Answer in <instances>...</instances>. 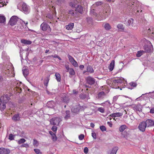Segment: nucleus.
<instances>
[{
	"instance_id": "7",
	"label": "nucleus",
	"mask_w": 154,
	"mask_h": 154,
	"mask_svg": "<svg viewBox=\"0 0 154 154\" xmlns=\"http://www.w3.org/2000/svg\"><path fill=\"white\" fill-rule=\"evenodd\" d=\"M17 17L16 16H14L12 17L8 23V24L13 26L17 23Z\"/></svg>"
},
{
	"instance_id": "3",
	"label": "nucleus",
	"mask_w": 154,
	"mask_h": 154,
	"mask_svg": "<svg viewBox=\"0 0 154 154\" xmlns=\"http://www.w3.org/2000/svg\"><path fill=\"white\" fill-rule=\"evenodd\" d=\"M40 27L42 30L43 31H47L48 32H50L51 31V29L50 26L46 23H43L41 25Z\"/></svg>"
},
{
	"instance_id": "4",
	"label": "nucleus",
	"mask_w": 154,
	"mask_h": 154,
	"mask_svg": "<svg viewBox=\"0 0 154 154\" xmlns=\"http://www.w3.org/2000/svg\"><path fill=\"white\" fill-rule=\"evenodd\" d=\"M147 45H145L144 46V49L146 52H151L152 51V46L149 41L147 42Z\"/></svg>"
},
{
	"instance_id": "23",
	"label": "nucleus",
	"mask_w": 154,
	"mask_h": 154,
	"mask_svg": "<svg viewBox=\"0 0 154 154\" xmlns=\"http://www.w3.org/2000/svg\"><path fill=\"white\" fill-rule=\"evenodd\" d=\"M55 76H56V79L57 82H60L61 78L60 74L58 72H57L55 73Z\"/></svg>"
},
{
	"instance_id": "39",
	"label": "nucleus",
	"mask_w": 154,
	"mask_h": 154,
	"mask_svg": "<svg viewBox=\"0 0 154 154\" xmlns=\"http://www.w3.org/2000/svg\"><path fill=\"white\" fill-rule=\"evenodd\" d=\"M68 57L69 60L71 63L74 61L75 60L74 58L72 56L69 54H68Z\"/></svg>"
},
{
	"instance_id": "40",
	"label": "nucleus",
	"mask_w": 154,
	"mask_h": 154,
	"mask_svg": "<svg viewBox=\"0 0 154 154\" xmlns=\"http://www.w3.org/2000/svg\"><path fill=\"white\" fill-rule=\"evenodd\" d=\"M129 84L131 87H136L137 85V83L134 82H131L129 83Z\"/></svg>"
},
{
	"instance_id": "14",
	"label": "nucleus",
	"mask_w": 154,
	"mask_h": 154,
	"mask_svg": "<svg viewBox=\"0 0 154 154\" xmlns=\"http://www.w3.org/2000/svg\"><path fill=\"white\" fill-rule=\"evenodd\" d=\"M20 117L19 116V114L17 113L15 114L12 117V119L15 122L17 121H20Z\"/></svg>"
},
{
	"instance_id": "2",
	"label": "nucleus",
	"mask_w": 154,
	"mask_h": 154,
	"mask_svg": "<svg viewBox=\"0 0 154 154\" xmlns=\"http://www.w3.org/2000/svg\"><path fill=\"white\" fill-rule=\"evenodd\" d=\"M70 100L69 97L67 94L65 93L62 94L60 98L62 102L67 104L69 102Z\"/></svg>"
},
{
	"instance_id": "20",
	"label": "nucleus",
	"mask_w": 154,
	"mask_h": 154,
	"mask_svg": "<svg viewBox=\"0 0 154 154\" xmlns=\"http://www.w3.org/2000/svg\"><path fill=\"white\" fill-rule=\"evenodd\" d=\"M106 14V12H100L99 14V16L102 19H105L107 17Z\"/></svg>"
},
{
	"instance_id": "42",
	"label": "nucleus",
	"mask_w": 154,
	"mask_h": 154,
	"mask_svg": "<svg viewBox=\"0 0 154 154\" xmlns=\"http://www.w3.org/2000/svg\"><path fill=\"white\" fill-rule=\"evenodd\" d=\"M38 141L35 139H34L33 142V145L34 146H37L38 145Z\"/></svg>"
},
{
	"instance_id": "51",
	"label": "nucleus",
	"mask_w": 154,
	"mask_h": 154,
	"mask_svg": "<svg viewBox=\"0 0 154 154\" xmlns=\"http://www.w3.org/2000/svg\"><path fill=\"white\" fill-rule=\"evenodd\" d=\"M85 136L83 134H81L79 136V138L80 140H82L84 138Z\"/></svg>"
},
{
	"instance_id": "38",
	"label": "nucleus",
	"mask_w": 154,
	"mask_h": 154,
	"mask_svg": "<svg viewBox=\"0 0 154 154\" xmlns=\"http://www.w3.org/2000/svg\"><path fill=\"white\" fill-rule=\"evenodd\" d=\"M26 141V140L24 139L21 138L18 141V143L20 144L21 143H24Z\"/></svg>"
},
{
	"instance_id": "62",
	"label": "nucleus",
	"mask_w": 154,
	"mask_h": 154,
	"mask_svg": "<svg viewBox=\"0 0 154 154\" xmlns=\"http://www.w3.org/2000/svg\"><path fill=\"white\" fill-rule=\"evenodd\" d=\"M4 4V3H3V2H2L1 0H0V7L3 6Z\"/></svg>"
},
{
	"instance_id": "28",
	"label": "nucleus",
	"mask_w": 154,
	"mask_h": 154,
	"mask_svg": "<svg viewBox=\"0 0 154 154\" xmlns=\"http://www.w3.org/2000/svg\"><path fill=\"white\" fill-rule=\"evenodd\" d=\"M148 94V97H149L154 98V91L152 92H149V93H146L145 94Z\"/></svg>"
},
{
	"instance_id": "44",
	"label": "nucleus",
	"mask_w": 154,
	"mask_h": 154,
	"mask_svg": "<svg viewBox=\"0 0 154 154\" xmlns=\"http://www.w3.org/2000/svg\"><path fill=\"white\" fill-rule=\"evenodd\" d=\"M34 150L35 152L37 154H42V152L40 151L39 149H34Z\"/></svg>"
},
{
	"instance_id": "31",
	"label": "nucleus",
	"mask_w": 154,
	"mask_h": 154,
	"mask_svg": "<svg viewBox=\"0 0 154 154\" xmlns=\"http://www.w3.org/2000/svg\"><path fill=\"white\" fill-rule=\"evenodd\" d=\"M68 72L69 74L71 75H74L75 74V72L72 68H70Z\"/></svg>"
},
{
	"instance_id": "49",
	"label": "nucleus",
	"mask_w": 154,
	"mask_h": 154,
	"mask_svg": "<svg viewBox=\"0 0 154 154\" xmlns=\"http://www.w3.org/2000/svg\"><path fill=\"white\" fill-rule=\"evenodd\" d=\"M52 140H53V141H55L57 140V138L55 134H54L53 135H52Z\"/></svg>"
},
{
	"instance_id": "10",
	"label": "nucleus",
	"mask_w": 154,
	"mask_h": 154,
	"mask_svg": "<svg viewBox=\"0 0 154 154\" xmlns=\"http://www.w3.org/2000/svg\"><path fill=\"white\" fill-rule=\"evenodd\" d=\"M106 95V94L104 92L101 91L98 94L96 97L98 100H102L104 98Z\"/></svg>"
},
{
	"instance_id": "32",
	"label": "nucleus",
	"mask_w": 154,
	"mask_h": 154,
	"mask_svg": "<svg viewBox=\"0 0 154 154\" xmlns=\"http://www.w3.org/2000/svg\"><path fill=\"white\" fill-rule=\"evenodd\" d=\"M5 21V18L4 16H0V23H3Z\"/></svg>"
},
{
	"instance_id": "53",
	"label": "nucleus",
	"mask_w": 154,
	"mask_h": 154,
	"mask_svg": "<svg viewBox=\"0 0 154 154\" xmlns=\"http://www.w3.org/2000/svg\"><path fill=\"white\" fill-rule=\"evenodd\" d=\"M91 135L94 139H96V134L93 131V132L92 133Z\"/></svg>"
},
{
	"instance_id": "34",
	"label": "nucleus",
	"mask_w": 154,
	"mask_h": 154,
	"mask_svg": "<svg viewBox=\"0 0 154 154\" xmlns=\"http://www.w3.org/2000/svg\"><path fill=\"white\" fill-rule=\"evenodd\" d=\"M134 20L132 18H131L130 20H129L128 21V23H127V25L130 26L131 24V25L133 26V25H132L133 24V22Z\"/></svg>"
},
{
	"instance_id": "26",
	"label": "nucleus",
	"mask_w": 154,
	"mask_h": 154,
	"mask_svg": "<svg viewBox=\"0 0 154 154\" xmlns=\"http://www.w3.org/2000/svg\"><path fill=\"white\" fill-rule=\"evenodd\" d=\"M104 28L106 30H109L111 29V27L109 23H106L104 25Z\"/></svg>"
},
{
	"instance_id": "47",
	"label": "nucleus",
	"mask_w": 154,
	"mask_h": 154,
	"mask_svg": "<svg viewBox=\"0 0 154 154\" xmlns=\"http://www.w3.org/2000/svg\"><path fill=\"white\" fill-rule=\"evenodd\" d=\"M71 63L75 67H77L78 66L77 63L75 60Z\"/></svg>"
},
{
	"instance_id": "43",
	"label": "nucleus",
	"mask_w": 154,
	"mask_h": 154,
	"mask_svg": "<svg viewBox=\"0 0 154 154\" xmlns=\"http://www.w3.org/2000/svg\"><path fill=\"white\" fill-rule=\"evenodd\" d=\"M57 129V128L55 125H54L51 128V130L54 133H56Z\"/></svg>"
},
{
	"instance_id": "25",
	"label": "nucleus",
	"mask_w": 154,
	"mask_h": 154,
	"mask_svg": "<svg viewBox=\"0 0 154 154\" xmlns=\"http://www.w3.org/2000/svg\"><path fill=\"white\" fill-rule=\"evenodd\" d=\"M90 14L93 16L97 17V14L96 12L94 9H91L90 11Z\"/></svg>"
},
{
	"instance_id": "8",
	"label": "nucleus",
	"mask_w": 154,
	"mask_h": 154,
	"mask_svg": "<svg viewBox=\"0 0 154 154\" xmlns=\"http://www.w3.org/2000/svg\"><path fill=\"white\" fill-rule=\"evenodd\" d=\"M147 127L146 124L145 122L143 121L141 122L138 128L142 132H144L145 131V128Z\"/></svg>"
},
{
	"instance_id": "24",
	"label": "nucleus",
	"mask_w": 154,
	"mask_h": 154,
	"mask_svg": "<svg viewBox=\"0 0 154 154\" xmlns=\"http://www.w3.org/2000/svg\"><path fill=\"white\" fill-rule=\"evenodd\" d=\"M127 127V126L125 125H122L119 128V131L121 132H123Z\"/></svg>"
},
{
	"instance_id": "41",
	"label": "nucleus",
	"mask_w": 154,
	"mask_h": 154,
	"mask_svg": "<svg viewBox=\"0 0 154 154\" xmlns=\"http://www.w3.org/2000/svg\"><path fill=\"white\" fill-rule=\"evenodd\" d=\"M80 98L82 99H85L87 97V95L85 94H81L80 95Z\"/></svg>"
},
{
	"instance_id": "55",
	"label": "nucleus",
	"mask_w": 154,
	"mask_h": 154,
	"mask_svg": "<svg viewBox=\"0 0 154 154\" xmlns=\"http://www.w3.org/2000/svg\"><path fill=\"white\" fill-rule=\"evenodd\" d=\"M118 96H117L114 97L113 99V102H115L118 99Z\"/></svg>"
},
{
	"instance_id": "22",
	"label": "nucleus",
	"mask_w": 154,
	"mask_h": 154,
	"mask_svg": "<svg viewBox=\"0 0 154 154\" xmlns=\"http://www.w3.org/2000/svg\"><path fill=\"white\" fill-rule=\"evenodd\" d=\"M21 43L25 44H27V45H30L32 43V42L29 41V40H26L25 39H22L21 41Z\"/></svg>"
},
{
	"instance_id": "13",
	"label": "nucleus",
	"mask_w": 154,
	"mask_h": 154,
	"mask_svg": "<svg viewBox=\"0 0 154 154\" xmlns=\"http://www.w3.org/2000/svg\"><path fill=\"white\" fill-rule=\"evenodd\" d=\"M83 7L80 5H78L77 7H75V11L77 12H78L81 14H82L83 11Z\"/></svg>"
},
{
	"instance_id": "36",
	"label": "nucleus",
	"mask_w": 154,
	"mask_h": 154,
	"mask_svg": "<svg viewBox=\"0 0 154 154\" xmlns=\"http://www.w3.org/2000/svg\"><path fill=\"white\" fill-rule=\"evenodd\" d=\"M15 135L12 134H10L8 137V139L10 140H13L14 139Z\"/></svg>"
},
{
	"instance_id": "64",
	"label": "nucleus",
	"mask_w": 154,
	"mask_h": 154,
	"mask_svg": "<svg viewBox=\"0 0 154 154\" xmlns=\"http://www.w3.org/2000/svg\"><path fill=\"white\" fill-rule=\"evenodd\" d=\"M70 117V116H68V115H66V116L64 117V118L66 119H68Z\"/></svg>"
},
{
	"instance_id": "37",
	"label": "nucleus",
	"mask_w": 154,
	"mask_h": 154,
	"mask_svg": "<svg viewBox=\"0 0 154 154\" xmlns=\"http://www.w3.org/2000/svg\"><path fill=\"white\" fill-rule=\"evenodd\" d=\"M143 51H138L137 53L136 54V56L137 57H140L143 54Z\"/></svg>"
},
{
	"instance_id": "11",
	"label": "nucleus",
	"mask_w": 154,
	"mask_h": 154,
	"mask_svg": "<svg viewBox=\"0 0 154 154\" xmlns=\"http://www.w3.org/2000/svg\"><path fill=\"white\" fill-rule=\"evenodd\" d=\"M10 150L4 148H0V154H8L10 153Z\"/></svg>"
},
{
	"instance_id": "46",
	"label": "nucleus",
	"mask_w": 154,
	"mask_h": 154,
	"mask_svg": "<svg viewBox=\"0 0 154 154\" xmlns=\"http://www.w3.org/2000/svg\"><path fill=\"white\" fill-rule=\"evenodd\" d=\"M100 129L102 131H104L106 130V127L103 125L100 126Z\"/></svg>"
},
{
	"instance_id": "45",
	"label": "nucleus",
	"mask_w": 154,
	"mask_h": 154,
	"mask_svg": "<svg viewBox=\"0 0 154 154\" xmlns=\"http://www.w3.org/2000/svg\"><path fill=\"white\" fill-rule=\"evenodd\" d=\"M115 117H120L123 115L122 113L120 112H116L115 113Z\"/></svg>"
},
{
	"instance_id": "6",
	"label": "nucleus",
	"mask_w": 154,
	"mask_h": 154,
	"mask_svg": "<svg viewBox=\"0 0 154 154\" xmlns=\"http://www.w3.org/2000/svg\"><path fill=\"white\" fill-rule=\"evenodd\" d=\"M60 119L57 117H54L50 119V124L53 125H57L60 123Z\"/></svg>"
},
{
	"instance_id": "29",
	"label": "nucleus",
	"mask_w": 154,
	"mask_h": 154,
	"mask_svg": "<svg viewBox=\"0 0 154 154\" xmlns=\"http://www.w3.org/2000/svg\"><path fill=\"white\" fill-rule=\"evenodd\" d=\"M23 73L24 76H26L29 74L28 70L27 69H25L23 70Z\"/></svg>"
},
{
	"instance_id": "30",
	"label": "nucleus",
	"mask_w": 154,
	"mask_h": 154,
	"mask_svg": "<svg viewBox=\"0 0 154 154\" xmlns=\"http://www.w3.org/2000/svg\"><path fill=\"white\" fill-rule=\"evenodd\" d=\"M113 82L114 83H121L122 82V79H114L113 81Z\"/></svg>"
},
{
	"instance_id": "59",
	"label": "nucleus",
	"mask_w": 154,
	"mask_h": 154,
	"mask_svg": "<svg viewBox=\"0 0 154 154\" xmlns=\"http://www.w3.org/2000/svg\"><path fill=\"white\" fill-rule=\"evenodd\" d=\"M33 1H35L36 3H37V4H39V2H41L42 0H32Z\"/></svg>"
},
{
	"instance_id": "9",
	"label": "nucleus",
	"mask_w": 154,
	"mask_h": 154,
	"mask_svg": "<svg viewBox=\"0 0 154 154\" xmlns=\"http://www.w3.org/2000/svg\"><path fill=\"white\" fill-rule=\"evenodd\" d=\"M148 127H151L154 126V121L151 119H147L145 121Z\"/></svg>"
},
{
	"instance_id": "50",
	"label": "nucleus",
	"mask_w": 154,
	"mask_h": 154,
	"mask_svg": "<svg viewBox=\"0 0 154 154\" xmlns=\"http://www.w3.org/2000/svg\"><path fill=\"white\" fill-rule=\"evenodd\" d=\"M98 111H100L101 113H103L104 111V109L102 108V107H99L98 109Z\"/></svg>"
},
{
	"instance_id": "33",
	"label": "nucleus",
	"mask_w": 154,
	"mask_h": 154,
	"mask_svg": "<svg viewBox=\"0 0 154 154\" xmlns=\"http://www.w3.org/2000/svg\"><path fill=\"white\" fill-rule=\"evenodd\" d=\"M117 28L119 29L123 30L124 29V27L123 25L122 24H119L117 25Z\"/></svg>"
},
{
	"instance_id": "19",
	"label": "nucleus",
	"mask_w": 154,
	"mask_h": 154,
	"mask_svg": "<svg viewBox=\"0 0 154 154\" xmlns=\"http://www.w3.org/2000/svg\"><path fill=\"white\" fill-rule=\"evenodd\" d=\"M119 149L118 147L115 146L113 148L110 152V154H116V152Z\"/></svg>"
},
{
	"instance_id": "35",
	"label": "nucleus",
	"mask_w": 154,
	"mask_h": 154,
	"mask_svg": "<svg viewBox=\"0 0 154 154\" xmlns=\"http://www.w3.org/2000/svg\"><path fill=\"white\" fill-rule=\"evenodd\" d=\"M87 22L89 24H92V19L91 17H87L86 18Z\"/></svg>"
},
{
	"instance_id": "17",
	"label": "nucleus",
	"mask_w": 154,
	"mask_h": 154,
	"mask_svg": "<svg viewBox=\"0 0 154 154\" xmlns=\"http://www.w3.org/2000/svg\"><path fill=\"white\" fill-rule=\"evenodd\" d=\"M6 106L5 103L2 102L0 101V109L2 111H3L6 108Z\"/></svg>"
},
{
	"instance_id": "16",
	"label": "nucleus",
	"mask_w": 154,
	"mask_h": 154,
	"mask_svg": "<svg viewBox=\"0 0 154 154\" xmlns=\"http://www.w3.org/2000/svg\"><path fill=\"white\" fill-rule=\"evenodd\" d=\"M114 64L115 61L114 60H112L110 63L108 67V68L110 71H112L113 70L114 67Z\"/></svg>"
},
{
	"instance_id": "5",
	"label": "nucleus",
	"mask_w": 154,
	"mask_h": 154,
	"mask_svg": "<svg viewBox=\"0 0 154 154\" xmlns=\"http://www.w3.org/2000/svg\"><path fill=\"white\" fill-rule=\"evenodd\" d=\"M85 79L86 83L91 85H94L96 81L94 78L90 76L86 77Z\"/></svg>"
},
{
	"instance_id": "27",
	"label": "nucleus",
	"mask_w": 154,
	"mask_h": 154,
	"mask_svg": "<svg viewBox=\"0 0 154 154\" xmlns=\"http://www.w3.org/2000/svg\"><path fill=\"white\" fill-rule=\"evenodd\" d=\"M49 80V77H48L44 80V84L47 87L48 85V82Z\"/></svg>"
},
{
	"instance_id": "63",
	"label": "nucleus",
	"mask_w": 154,
	"mask_h": 154,
	"mask_svg": "<svg viewBox=\"0 0 154 154\" xmlns=\"http://www.w3.org/2000/svg\"><path fill=\"white\" fill-rule=\"evenodd\" d=\"M65 113L66 115H70V111L69 110H67L66 111Z\"/></svg>"
},
{
	"instance_id": "12",
	"label": "nucleus",
	"mask_w": 154,
	"mask_h": 154,
	"mask_svg": "<svg viewBox=\"0 0 154 154\" xmlns=\"http://www.w3.org/2000/svg\"><path fill=\"white\" fill-rule=\"evenodd\" d=\"M9 98H10L8 97V95L7 94L4 96L1 97L0 99V101H2V102L5 103V104H6L9 100Z\"/></svg>"
},
{
	"instance_id": "52",
	"label": "nucleus",
	"mask_w": 154,
	"mask_h": 154,
	"mask_svg": "<svg viewBox=\"0 0 154 154\" xmlns=\"http://www.w3.org/2000/svg\"><path fill=\"white\" fill-rule=\"evenodd\" d=\"M65 67L66 69V72H68L70 70V68L69 67V65H65Z\"/></svg>"
},
{
	"instance_id": "54",
	"label": "nucleus",
	"mask_w": 154,
	"mask_h": 154,
	"mask_svg": "<svg viewBox=\"0 0 154 154\" xmlns=\"http://www.w3.org/2000/svg\"><path fill=\"white\" fill-rule=\"evenodd\" d=\"M88 149L87 147H86L84 148V152L85 154L88 153Z\"/></svg>"
},
{
	"instance_id": "18",
	"label": "nucleus",
	"mask_w": 154,
	"mask_h": 154,
	"mask_svg": "<svg viewBox=\"0 0 154 154\" xmlns=\"http://www.w3.org/2000/svg\"><path fill=\"white\" fill-rule=\"evenodd\" d=\"M87 72H89L90 73H92L94 72V70L92 67L90 65L88 66L87 68Z\"/></svg>"
},
{
	"instance_id": "15",
	"label": "nucleus",
	"mask_w": 154,
	"mask_h": 154,
	"mask_svg": "<svg viewBox=\"0 0 154 154\" xmlns=\"http://www.w3.org/2000/svg\"><path fill=\"white\" fill-rule=\"evenodd\" d=\"M55 103L53 100L49 101L47 103V106L49 108H53L54 106Z\"/></svg>"
},
{
	"instance_id": "21",
	"label": "nucleus",
	"mask_w": 154,
	"mask_h": 154,
	"mask_svg": "<svg viewBox=\"0 0 154 154\" xmlns=\"http://www.w3.org/2000/svg\"><path fill=\"white\" fill-rule=\"evenodd\" d=\"M74 25V23H70L68 25L66 26V29L68 30H71L73 27Z\"/></svg>"
},
{
	"instance_id": "60",
	"label": "nucleus",
	"mask_w": 154,
	"mask_h": 154,
	"mask_svg": "<svg viewBox=\"0 0 154 154\" xmlns=\"http://www.w3.org/2000/svg\"><path fill=\"white\" fill-rule=\"evenodd\" d=\"M150 112L151 114H154V107L152 108L150 110Z\"/></svg>"
},
{
	"instance_id": "61",
	"label": "nucleus",
	"mask_w": 154,
	"mask_h": 154,
	"mask_svg": "<svg viewBox=\"0 0 154 154\" xmlns=\"http://www.w3.org/2000/svg\"><path fill=\"white\" fill-rule=\"evenodd\" d=\"M152 31L149 28L148 30L147 31V33L149 35H150L151 34V32Z\"/></svg>"
},
{
	"instance_id": "58",
	"label": "nucleus",
	"mask_w": 154,
	"mask_h": 154,
	"mask_svg": "<svg viewBox=\"0 0 154 154\" xmlns=\"http://www.w3.org/2000/svg\"><path fill=\"white\" fill-rule=\"evenodd\" d=\"M102 2H96L95 4H96V5L97 6H99V5H101L102 4Z\"/></svg>"
},
{
	"instance_id": "1",
	"label": "nucleus",
	"mask_w": 154,
	"mask_h": 154,
	"mask_svg": "<svg viewBox=\"0 0 154 154\" xmlns=\"http://www.w3.org/2000/svg\"><path fill=\"white\" fill-rule=\"evenodd\" d=\"M30 8L25 3H23L21 6V11L26 14H29L30 12Z\"/></svg>"
},
{
	"instance_id": "57",
	"label": "nucleus",
	"mask_w": 154,
	"mask_h": 154,
	"mask_svg": "<svg viewBox=\"0 0 154 154\" xmlns=\"http://www.w3.org/2000/svg\"><path fill=\"white\" fill-rule=\"evenodd\" d=\"M69 5L72 7H75V4L72 2H71L69 4Z\"/></svg>"
},
{
	"instance_id": "48",
	"label": "nucleus",
	"mask_w": 154,
	"mask_h": 154,
	"mask_svg": "<svg viewBox=\"0 0 154 154\" xmlns=\"http://www.w3.org/2000/svg\"><path fill=\"white\" fill-rule=\"evenodd\" d=\"M68 14L71 15L72 16H74L75 15V14L74 12V11L72 10H69L68 11Z\"/></svg>"
},
{
	"instance_id": "56",
	"label": "nucleus",
	"mask_w": 154,
	"mask_h": 154,
	"mask_svg": "<svg viewBox=\"0 0 154 154\" xmlns=\"http://www.w3.org/2000/svg\"><path fill=\"white\" fill-rule=\"evenodd\" d=\"M21 147H25L26 148H27L29 147V145L27 144L24 143V144H23L22 145Z\"/></svg>"
}]
</instances>
